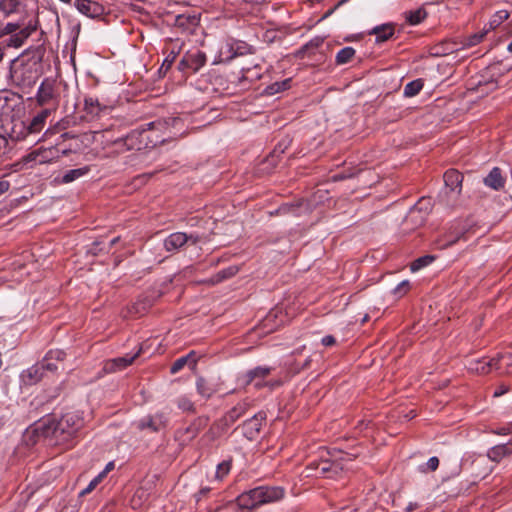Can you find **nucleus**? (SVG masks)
Masks as SVG:
<instances>
[{
	"label": "nucleus",
	"mask_w": 512,
	"mask_h": 512,
	"mask_svg": "<svg viewBox=\"0 0 512 512\" xmlns=\"http://www.w3.org/2000/svg\"><path fill=\"white\" fill-rule=\"evenodd\" d=\"M83 424V418L77 413L67 412L60 417L52 415L39 421L35 431L48 439L51 444L68 449L74 445Z\"/></svg>",
	"instance_id": "1"
},
{
	"label": "nucleus",
	"mask_w": 512,
	"mask_h": 512,
	"mask_svg": "<svg viewBox=\"0 0 512 512\" xmlns=\"http://www.w3.org/2000/svg\"><path fill=\"white\" fill-rule=\"evenodd\" d=\"M284 496L285 489L281 486H258L239 495L236 501L240 508L253 509L277 502Z\"/></svg>",
	"instance_id": "2"
},
{
	"label": "nucleus",
	"mask_w": 512,
	"mask_h": 512,
	"mask_svg": "<svg viewBox=\"0 0 512 512\" xmlns=\"http://www.w3.org/2000/svg\"><path fill=\"white\" fill-rule=\"evenodd\" d=\"M66 107H72L73 113L84 121H93L109 115L112 106L99 102L98 98H68Z\"/></svg>",
	"instance_id": "3"
},
{
	"label": "nucleus",
	"mask_w": 512,
	"mask_h": 512,
	"mask_svg": "<svg viewBox=\"0 0 512 512\" xmlns=\"http://www.w3.org/2000/svg\"><path fill=\"white\" fill-rule=\"evenodd\" d=\"M323 453L327 455L330 454L328 451H323L320 459L311 461L307 467L315 471L316 476L332 477L348 468V464L350 463L348 454L340 453L339 456L335 455L333 458H325Z\"/></svg>",
	"instance_id": "4"
},
{
	"label": "nucleus",
	"mask_w": 512,
	"mask_h": 512,
	"mask_svg": "<svg viewBox=\"0 0 512 512\" xmlns=\"http://www.w3.org/2000/svg\"><path fill=\"white\" fill-rule=\"evenodd\" d=\"M23 103L16 104L14 108L9 110V116L11 121L10 137L17 141L24 140L31 136L30 130H28V124L26 121L21 119V114L24 113Z\"/></svg>",
	"instance_id": "5"
},
{
	"label": "nucleus",
	"mask_w": 512,
	"mask_h": 512,
	"mask_svg": "<svg viewBox=\"0 0 512 512\" xmlns=\"http://www.w3.org/2000/svg\"><path fill=\"white\" fill-rule=\"evenodd\" d=\"M154 123L147 124V128L135 129L126 135L122 141L126 146L127 150H142L147 149L150 146L153 147L155 144L149 140L147 131L153 129Z\"/></svg>",
	"instance_id": "6"
},
{
	"label": "nucleus",
	"mask_w": 512,
	"mask_h": 512,
	"mask_svg": "<svg viewBox=\"0 0 512 512\" xmlns=\"http://www.w3.org/2000/svg\"><path fill=\"white\" fill-rule=\"evenodd\" d=\"M209 418L200 416L185 428L178 429L175 438L181 444H187L197 437V435L208 425Z\"/></svg>",
	"instance_id": "7"
},
{
	"label": "nucleus",
	"mask_w": 512,
	"mask_h": 512,
	"mask_svg": "<svg viewBox=\"0 0 512 512\" xmlns=\"http://www.w3.org/2000/svg\"><path fill=\"white\" fill-rule=\"evenodd\" d=\"M378 181L379 176L371 169H364L354 173V193L358 194L356 198H364L367 195L365 193L366 188H371Z\"/></svg>",
	"instance_id": "8"
},
{
	"label": "nucleus",
	"mask_w": 512,
	"mask_h": 512,
	"mask_svg": "<svg viewBox=\"0 0 512 512\" xmlns=\"http://www.w3.org/2000/svg\"><path fill=\"white\" fill-rule=\"evenodd\" d=\"M266 420V413L263 411L258 412L251 418L247 419L238 426L235 430L241 429L242 434L249 440H255Z\"/></svg>",
	"instance_id": "9"
},
{
	"label": "nucleus",
	"mask_w": 512,
	"mask_h": 512,
	"mask_svg": "<svg viewBox=\"0 0 512 512\" xmlns=\"http://www.w3.org/2000/svg\"><path fill=\"white\" fill-rule=\"evenodd\" d=\"M249 406L250 405L247 401L237 403L218 421V428L222 427V430H227L238 419L247 413Z\"/></svg>",
	"instance_id": "10"
},
{
	"label": "nucleus",
	"mask_w": 512,
	"mask_h": 512,
	"mask_svg": "<svg viewBox=\"0 0 512 512\" xmlns=\"http://www.w3.org/2000/svg\"><path fill=\"white\" fill-rule=\"evenodd\" d=\"M445 195H460L462 191L463 175L455 170L449 169L444 173Z\"/></svg>",
	"instance_id": "11"
},
{
	"label": "nucleus",
	"mask_w": 512,
	"mask_h": 512,
	"mask_svg": "<svg viewBox=\"0 0 512 512\" xmlns=\"http://www.w3.org/2000/svg\"><path fill=\"white\" fill-rule=\"evenodd\" d=\"M432 209L430 198H421L409 211L408 218L415 224H422Z\"/></svg>",
	"instance_id": "12"
},
{
	"label": "nucleus",
	"mask_w": 512,
	"mask_h": 512,
	"mask_svg": "<svg viewBox=\"0 0 512 512\" xmlns=\"http://www.w3.org/2000/svg\"><path fill=\"white\" fill-rule=\"evenodd\" d=\"M77 10L89 18H98L104 15L105 8L92 0H75Z\"/></svg>",
	"instance_id": "13"
},
{
	"label": "nucleus",
	"mask_w": 512,
	"mask_h": 512,
	"mask_svg": "<svg viewBox=\"0 0 512 512\" xmlns=\"http://www.w3.org/2000/svg\"><path fill=\"white\" fill-rule=\"evenodd\" d=\"M496 365L495 358H482L469 361L467 368L472 373L486 375L496 370Z\"/></svg>",
	"instance_id": "14"
},
{
	"label": "nucleus",
	"mask_w": 512,
	"mask_h": 512,
	"mask_svg": "<svg viewBox=\"0 0 512 512\" xmlns=\"http://www.w3.org/2000/svg\"><path fill=\"white\" fill-rule=\"evenodd\" d=\"M140 352L141 349L134 354H126L125 356L108 360L104 365V370L110 373L123 370L133 363V361L140 355Z\"/></svg>",
	"instance_id": "15"
},
{
	"label": "nucleus",
	"mask_w": 512,
	"mask_h": 512,
	"mask_svg": "<svg viewBox=\"0 0 512 512\" xmlns=\"http://www.w3.org/2000/svg\"><path fill=\"white\" fill-rule=\"evenodd\" d=\"M166 417L164 414H156L154 416H146L137 422L139 430L150 429L153 432H158L166 426Z\"/></svg>",
	"instance_id": "16"
},
{
	"label": "nucleus",
	"mask_w": 512,
	"mask_h": 512,
	"mask_svg": "<svg viewBox=\"0 0 512 512\" xmlns=\"http://www.w3.org/2000/svg\"><path fill=\"white\" fill-rule=\"evenodd\" d=\"M50 115L51 110L45 108L33 116L31 120L26 121L28 124V130H30L31 135L38 134L44 128L46 120Z\"/></svg>",
	"instance_id": "17"
},
{
	"label": "nucleus",
	"mask_w": 512,
	"mask_h": 512,
	"mask_svg": "<svg viewBox=\"0 0 512 512\" xmlns=\"http://www.w3.org/2000/svg\"><path fill=\"white\" fill-rule=\"evenodd\" d=\"M197 355L195 351H190L187 355L176 359L170 367L171 374H176L181 371L186 365L190 369H194L197 365Z\"/></svg>",
	"instance_id": "18"
},
{
	"label": "nucleus",
	"mask_w": 512,
	"mask_h": 512,
	"mask_svg": "<svg viewBox=\"0 0 512 512\" xmlns=\"http://www.w3.org/2000/svg\"><path fill=\"white\" fill-rule=\"evenodd\" d=\"M187 243V234L175 232L164 240V248L167 252H176Z\"/></svg>",
	"instance_id": "19"
},
{
	"label": "nucleus",
	"mask_w": 512,
	"mask_h": 512,
	"mask_svg": "<svg viewBox=\"0 0 512 512\" xmlns=\"http://www.w3.org/2000/svg\"><path fill=\"white\" fill-rule=\"evenodd\" d=\"M512 454L510 444H499L490 448L487 452V457L493 462H500L502 459Z\"/></svg>",
	"instance_id": "20"
},
{
	"label": "nucleus",
	"mask_w": 512,
	"mask_h": 512,
	"mask_svg": "<svg viewBox=\"0 0 512 512\" xmlns=\"http://www.w3.org/2000/svg\"><path fill=\"white\" fill-rule=\"evenodd\" d=\"M484 184L494 190H499L504 187L505 179L502 176L501 169L494 167L490 173L484 178Z\"/></svg>",
	"instance_id": "21"
},
{
	"label": "nucleus",
	"mask_w": 512,
	"mask_h": 512,
	"mask_svg": "<svg viewBox=\"0 0 512 512\" xmlns=\"http://www.w3.org/2000/svg\"><path fill=\"white\" fill-rule=\"evenodd\" d=\"M273 368L268 366H258L249 371L244 375V382L246 385L252 384L256 379H265L272 372Z\"/></svg>",
	"instance_id": "22"
},
{
	"label": "nucleus",
	"mask_w": 512,
	"mask_h": 512,
	"mask_svg": "<svg viewBox=\"0 0 512 512\" xmlns=\"http://www.w3.org/2000/svg\"><path fill=\"white\" fill-rule=\"evenodd\" d=\"M34 30L35 28L31 26L20 28L17 32L10 36L8 45L15 48L22 46L24 41L32 34Z\"/></svg>",
	"instance_id": "23"
},
{
	"label": "nucleus",
	"mask_w": 512,
	"mask_h": 512,
	"mask_svg": "<svg viewBox=\"0 0 512 512\" xmlns=\"http://www.w3.org/2000/svg\"><path fill=\"white\" fill-rule=\"evenodd\" d=\"M370 34H374L376 36V43H382L390 39L394 35V26L392 24H383L374 27Z\"/></svg>",
	"instance_id": "24"
},
{
	"label": "nucleus",
	"mask_w": 512,
	"mask_h": 512,
	"mask_svg": "<svg viewBox=\"0 0 512 512\" xmlns=\"http://www.w3.org/2000/svg\"><path fill=\"white\" fill-rule=\"evenodd\" d=\"M185 62H188L189 69L197 72L206 62V56L201 51L185 54Z\"/></svg>",
	"instance_id": "25"
},
{
	"label": "nucleus",
	"mask_w": 512,
	"mask_h": 512,
	"mask_svg": "<svg viewBox=\"0 0 512 512\" xmlns=\"http://www.w3.org/2000/svg\"><path fill=\"white\" fill-rule=\"evenodd\" d=\"M25 0H0V10L5 15L18 13L24 9Z\"/></svg>",
	"instance_id": "26"
},
{
	"label": "nucleus",
	"mask_w": 512,
	"mask_h": 512,
	"mask_svg": "<svg viewBox=\"0 0 512 512\" xmlns=\"http://www.w3.org/2000/svg\"><path fill=\"white\" fill-rule=\"evenodd\" d=\"M239 271V268L237 266H229L216 274H214L210 279L209 282L211 284H218L224 280H227L229 278H232L235 276Z\"/></svg>",
	"instance_id": "27"
},
{
	"label": "nucleus",
	"mask_w": 512,
	"mask_h": 512,
	"mask_svg": "<svg viewBox=\"0 0 512 512\" xmlns=\"http://www.w3.org/2000/svg\"><path fill=\"white\" fill-rule=\"evenodd\" d=\"M510 16V13L507 10H499L497 11L489 20L488 24L485 26L489 31L496 29L500 26L505 20H507Z\"/></svg>",
	"instance_id": "28"
},
{
	"label": "nucleus",
	"mask_w": 512,
	"mask_h": 512,
	"mask_svg": "<svg viewBox=\"0 0 512 512\" xmlns=\"http://www.w3.org/2000/svg\"><path fill=\"white\" fill-rule=\"evenodd\" d=\"M495 360L497 362L496 370L512 374V354L499 355Z\"/></svg>",
	"instance_id": "29"
},
{
	"label": "nucleus",
	"mask_w": 512,
	"mask_h": 512,
	"mask_svg": "<svg viewBox=\"0 0 512 512\" xmlns=\"http://www.w3.org/2000/svg\"><path fill=\"white\" fill-rule=\"evenodd\" d=\"M291 82H292L291 78H287L280 82H275V83L269 85L266 88L265 92L268 96H272L274 94L284 92L291 87Z\"/></svg>",
	"instance_id": "30"
},
{
	"label": "nucleus",
	"mask_w": 512,
	"mask_h": 512,
	"mask_svg": "<svg viewBox=\"0 0 512 512\" xmlns=\"http://www.w3.org/2000/svg\"><path fill=\"white\" fill-rule=\"evenodd\" d=\"M196 389L198 394L205 399L210 398L215 392V390L209 385V383L203 377L197 378Z\"/></svg>",
	"instance_id": "31"
},
{
	"label": "nucleus",
	"mask_w": 512,
	"mask_h": 512,
	"mask_svg": "<svg viewBox=\"0 0 512 512\" xmlns=\"http://www.w3.org/2000/svg\"><path fill=\"white\" fill-rule=\"evenodd\" d=\"M89 170L90 169L88 167H81L68 170L62 176V183L73 182L74 180L86 175L89 172Z\"/></svg>",
	"instance_id": "32"
},
{
	"label": "nucleus",
	"mask_w": 512,
	"mask_h": 512,
	"mask_svg": "<svg viewBox=\"0 0 512 512\" xmlns=\"http://www.w3.org/2000/svg\"><path fill=\"white\" fill-rule=\"evenodd\" d=\"M423 86H424V83H423L422 79H416V80L409 82L408 84H406V86L404 88V96L417 95L418 93H420Z\"/></svg>",
	"instance_id": "33"
},
{
	"label": "nucleus",
	"mask_w": 512,
	"mask_h": 512,
	"mask_svg": "<svg viewBox=\"0 0 512 512\" xmlns=\"http://www.w3.org/2000/svg\"><path fill=\"white\" fill-rule=\"evenodd\" d=\"M44 373L45 371L43 370L40 362L27 370V376L29 377L31 383H36L41 380L44 376Z\"/></svg>",
	"instance_id": "34"
},
{
	"label": "nucleus",
	"mask_w": 512,
	"mask_h": 512,
	"mask_svg": "<svg viewBox=\"0 0 512 512\" xmlns=\"http://www.w3.org/2000/svg\"><path fill=\"white\" fill-rule=\"evenodd\" d=\"M487 33L488 30L484 27L483 31L468 36L463 42V47H472L479 44Z\"/></svg>",
	"instance_id": "35"
},
{
	"label": "nucleus",
	"mask_w": 512,
	"mask_h": 512,
	"mask_svg": "<svg viewBox=\"0 0 512 512\" xmlns=\"http://www.w3.org/2000/svg\"><path fill=\"white\" fill-rule=\"evenodd\" d=\"M232 460H224L217 465L216 478L222 480L231 470Z\"/></svg>",
	"instance_id": "36"
},
{
	"label": "nucleus",
	"mask_w": 512,
	"mask_h": 512,
	"mask_svg": "<svg viewBox=\"0 0 512 512\" xmlns=\"http://www.w3.org/2000/svg\"><path fill=\"white\" fill-rule=\"evenodd\" d=\"M352 59V47L341 49L336 55V63L342 65L348 63Z\"/></svg>",
	"instance_id": "37"
},
{
	"label": "nucleus",
	"mask_w": 512,
	"mask_h": 512,
	"mask_svg": "<svg viewBox=\"0 0 512 512\" xmlns=\"http://www.w3.org/2000/svg\"><path fill=\"white\" fill-rule=\"evenodd\" d=\"M300 204L299 203H286L281 205L276 213L279 215H286V214H293L297 215V210L299 209Z\"/></svg>",
	"instance_id": "38"
},
{
	"label": "nucleus",
	"mask_w": 512,
	"mask_h": 512,
	"mask_svg": "<svg viewBox=\"0 0 512 512\" xmlns=\"http://www.w3.org/2000/svg\"><path fill=\"white\" fill-rule=\"evenodd\" d=\"M177 406L179 409L185 412H195L194 403L186 396L179 397L177 400Z\"/></svg>",
	"instance_id": "39"
},
{
	"label": "nucleus",
	"mask_w": 512,
	"mask_h": 512,
	"mask_svg": "<svg viewBox=\"0 0 512 512\" xmlns=\"http://www.w3.org/2000/svg\"><path fill=\"white\" fill-rule=\"evenodd\" d=\"M426 17V12L423 9H418L416 11L410 12L407 20L411 25H417L421 23Z\"/></svg>",
	"instance_id": "40"
},
{
	"label": "nucleus",
	"mask_w": 512,
	"mask_h": 512,
	"mask_svg": "<svg viewBox=\"0 0 512 512\" xmlns=\"http://www.w3.org/2000/svg\"><path fill=\"white\" fill-rule=\"evenodd\" d=\"M226 430H222V427L218 428V422L213 424L209 430L204 434L203 439H208L210 441L215 440L217 437L221 435V433L225 432Z\"/></svg>",
	"instance_id": "41"
},
{
	"label": "nucleus",
	"mask_w": 512,
	"mask_h": 512,
	"mask_svg": "<svg viewBox=\"0 0 512 512\" xmlns=\"http://www.w3.org/2000/svg\"><path fill=\"white\" fill-rule=\"evenodd\" d=\"M433 259L434 258L431 256H424V257H420V258L416 259L411 264V267H410L411 271H413V272L418 271L422 267L429 265L433 261Z\"/></svg>",
	"instance_id": "42"
},
{
	"label": "nucleus",
	"mask_w": 512,
	"mask_h": 512,
	"mask_svg": "<svg viewBox=\"0 0 512 512\" xmlns=\"http://www.w3.org/2000/svg\"><path fill=\"white\" fill-rule=\"evenodd\" d=\"M102 481H103V475H97L95 478H93L90 481L88 486L79 493V496H85V495L91 493Z\"/></svg>",
	"instance_id": "43"
},
{
	"label": "nucleus",
	"mask_w": 512,
	"mask_h": 512,
	"mask_svg": "<svg viewBox=\"0 0 512 512\" xmlns=\"http://www.w3.org/2000/svg\"><path fill=\"white\" fill-rule=\"evenodd\" d=\"M10 98H0V120L5 121L9 116L11 106L8 104Z\"/></svg>",
	"instance_id": "44"
},
{
	"label": "nucleus",
	"mask_w": 512,
	"mask_h": 512,
	"mask_svg": "<svg viewBox=\"0 0 512 512\" xmlns=\"http://www.w3.org/2000/svg\"><path fill=\"white\" fill-rule=\"evenodd\" d=\"M40 364L45 372L54 373L59 368V365L56 362H54L52 359H49L47 357H44L42 359V361H40Z\"/></svg>",
	"instance_id": "45"
},
{
	"label": "nucleus",
	"mask_w": 512,
	"mask_h": 512,
	"mask_svg": "<svg viewBox=\"0 0 512 512\" xmlns=\"http://www.w3.org/2000/svg\"><path fill=\"white\" fill-rule=\"evenodd\" d=\"M409 290H410V282L408 280H403L394 289V294L398 297H402L405 294H407Z\"/></svg>",
	"instance_id": "46"
},
{
	"label": "nucleus",
	"mask_w": 512,
	"mask_h": 512,
	"mask_svg": "<svg viewBox=\"0 0 512 512\" xmlns=\"http://www.w3.org/2000/svg\"><path fill=\"white\" fill-rule=\"evenodd\" d=\"M45 357L52 359L58 364L59 362L64 361L66 353L62 350H50Z\"/></svg>",
	"instance_id": "47"
},
{
	"label": "nucleus",
	"mask_w": 512,
	"mask_h": 512,
	"mask_svg": "<svg viewBox=\"0 0 512 512\" xmlns=\"http://www.w3.org/2000/svg\"><path fill=\"white\" fill-rule=\"evenodd\" d=\"M322 43H323V38L315 37L302 47L301 52H306V51H309L312 49H316V48L320 47L322 45Z\"/></svg>",
	"instance_id": "48"
},
{
	"label": "nucleus",
	"mask_w": 512,
	"mask_h": 512,
	"mask_svg": "<svg viewBox=\"0 0 512 512\" xmlns=\"http://www.w3.org/2000/svg\"><path fill=\"white\" fill-rule=\"evenodd\" d=\"M253 383H254L255 388H257V389H261L265 386H269L271 389H273L274 387L282 385L281 381L266 382V381H264V379H256Z\"/></svg>",
	"instance_id": "49"
},
{
	"label": "nucleus",
	"mask_w": 512,
	"mask_h": 512,
	"mask_svg": "<svg viewBox=\"0 0 512 512\" xmlns=\"http://www.w3.org/2000/svg\"><path fill=\"white\" fill-rule=\"evenodd\" d=\"M19 29H20V26L18 24H16V23H8L4 27H2L1 36L2 35H7V34L13 35Z\"/></svg>",
	"instance_id": "50"
},
{
	"label": "nucleus",
	"mask_w": 512,
	"mask_h": 512,
	"mask_svg": "<svg viewBox=\"0 0 512 512\" xmlns=\"http://www.w3.org/2000/svg\"><path fill=\"white\" fill-rule=\"evenodd\" d=\"M8 151V140L0 135V159L7 153Z\"/></svg>",
	"instance_id": "51"
},
{
	"label": "nucleus",
	"mask_w": 512,
	"mask_h": 512,
	"mask_svg": "<svg viewBox=\"0 0 512 512\" xmlns=\"http://www.w3.org/2000/svg\"><path fill=\"white\" fill-rule=\"evenodd\" d=\"M426 465L430 471H435L439 466V459L433 456L429 458Z\"/></svg>",
	"instance_id": "52"
},
{
	"label": "nucleus",
	"mask_w": 512,
	"mask_h": 512,
	"mask_svg": "<svg viewBox=\"0 0 512 512\" xmlns=\"http://www.w3.org/2000/svg\"><path fill=\"white\" fill-rule=\"evenodd\" d=\"M286 147L282 148V144H279L278 147H276L272 152L271 154L267 157V161L269 162H274V159L276 157V154H280V153H283L284 152V149Z\"/></svg>",
	"instance_id": "53"
},
{
	"label": "nucleus",
	"mask_w": 512,
	"mask_h": 512,
	"mask_svg": "<svg viewBox=\"0 0 512 512\" xmlns=\"http://www.w3.org/2000/svg\"><path fill=\"white\" fill-rule=\"evenodd\" d=\"M174 59H175V56H173L171 59L166 58L162 64V66L160 67L159 72L166 73L169 70V68L171 67Z\"/></svg>",
	"instance_id": "54"
},
{
	"label": "nucleus",
	"mask_w": 512,
	"mask_h": 512,
	"mask_svg": "<svg viewBox=\"0 0 512 512\" xmlns=\"http://www.w3.org/2000/svg\"><path fill=\"white\" fill-rule=\"evenodd\" d=\"M225 49L227 50V53H231L230 55H228V56L226 57V60H231V59H233L235 56H237V55H238V51H237V50H235V51H234V47H233V45H231V44H227V45L225 46Z\"/></svg>",
	"instance_id": "55"
},
{
	"label": "nucleus",
	"mask_w": 512,
	"mask_h": 512,
	"mask_svg": "<svg viewBox=\"0 0 512 512\" xmlns=\"http://www.w3.org/2000/svg\"><path fill=\"white\" fill-rule=\"evenodd\" d=\"M496 434L498 435H509V434H512V424H509L505 427H502L500 429H498L497 431H495Z\"/></svg>",
	"instance_id": "56"
},
{
	"label": "nucleus",
	"mask_w": 512,
	"mask_h": 512,
	"mask_svg": "<svg viewBox=\"0 0 512 512\" xmlns=\"http://www.w3.org/2000/svg\"><path fill=\"white\" fill-rule=\"evenodd\" d=\"M321 342L324 346H333L336 343V339L332 335H327L322 338Z\"/></svg>",
	"instance_id": "57"
},
{
	"label": "nucleus",
	"mask_w": 512,
	"mask_h": 512,
	"mask_svg": "<svg viewBox=\"0 0 512 512\" xmlns=\"http://www.w3.org/2000/svg\"><path fill=\"white\" fill-rule=\"evenodd\" d=\"M201 240V236L198 234H187V243L196 245Z\"/></svg>",
	"instance_id": "58"
},
{
	"label": "nucleus",
	"mask_w": 512,
	"mask_h": 512,
	"mask_svg": "<svg viewBox=\"0 0 512 512\" xmlns=\"http://www.w3.org/2000/svg\"><path fill=\"white\" fill-rule=\"evenodd\" d=\"M10 188L9 181L6 180H0V196L5 194Z\"/></svg>",
	"instance_id": "59"
},
{
	"label": "nucleus",
	"mask_w": 512,
	"mask_h": 512,
	"mask_svg": "<svg viewBox=\"0 0 512 512\" xmlns=\"http://www.w3.org/2000/svg\"><path fill=\"white\" fill-rule=\"evenodd\" d=\"M114 469V463L113 462H109L106 467L104 468V470L102 472H100L98 475H103V479L107 476V474Z\"/></svg>",
	"instance_id": "60"
},
{
	"label": "nucleus",
	"mask_w": 512,
	"mask_h": 512,
	"mask_svg": "<svg viewBox=\"0 0 512 512\" xmlns=\"http://www.w3.org/2000/svg\"><path fill=\"white\" fill-rule=\"evenodd\" d=\"M488 86H494V83H485V84L479 83L478 86H477V92H479L481 94L487 93L488 91L485 90L484 88L488 87Z\"/></svg>",
	"instance_id": "61"
},
{
	"label": "nucleus",
	"mask_w": 512,
	"mask_h": 512,
	"mask_svg": "<svg viewBox=\"0 0 512 512\" xmlns=\"http://www.w3.org/2000/svg\"><path fill=\"white\" fill-rule=\"evenodd\" d=\"M40 156H41V158L39 159V162H41V163H42V162L47 161V157H45V156L41 155L40 153H35V152H33V153L29 154V158H31V159H33V160H36V158H37V157H40Z\"/></svg>",
	"instance_id": "62"
},
{
	"label": "nucleus",
	"mask_w": 512,
	"mask_h": 512,
	"mask_svg": "<svg viewBox=\"0 0 512 512\" xmlns=\"http://www.w3.org/2000/svg\"><path fill=\"white\" fill-rule=\"evenodd\" d=\"M179 69L181 71H185L186 69H189L188 62H185V55L183 56L182 60L179 63Z\"/></svg>",
	"instance_id": "63"
},
{
	"label": "nucleus",
	"mask_w": 512,
	"mask_h": 512,
	"mask_svg": "<svg viewBox=\"0 0 512 512\" xmlns=\"http://www.w3.org/2000/svg\"><path fill=\"white\" fill-rule=\"evenodd\" d=\"M416 508H418V504L417 503H409V505L405 508V511L406 512H412Z\"/></svg>",
	"instance_id": "64"
}]
</instances>
